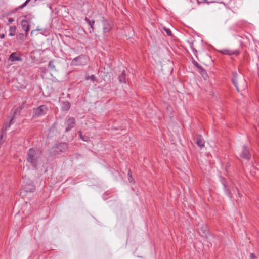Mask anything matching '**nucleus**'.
Wrapping results in <instances>:
<instances>
[{
  "label": "nucleus",
  "instance_id": "nucleus-6",
  "mask_svg": "<svg viewBox=\"0 0 259 259\" xmlns=\"http://www.w3.org/2000/svg\"><path fill=\"white\" fill-rule=\"evenodd\" d=\"M103 31L105 35H108L112 28L111 22L107 20L102 21Z\"/></svg>",
  "mask_w": 259,
  "mask_h": 259
},
{
  "label": "nucleus",
  "instance_id": "nucleus-11",
  "mask_svg": "<svg viewBox=\"0 0 259 259\" xmlns=\"http://www.w3.org/2000/svg\"><path fill=\"white\" fill-rule=\"evenodd\" d=\"M240 156L241 157L247 160H249L250 159V154L249 153L248 150L247 149L246 146L245 145L243 146L242 148V151L240 154Z\"/></svg>",
  "mask_w": 259,
  "mask_h": 259
},
{
  "label": "nucleus",
  "instance_id": "nucleus-23",
  "mask_svg": "<svg viewBox=\"0 0 259 259\" xmlns=\"http://www.w3.org/2000/svg\"><path fill=\"white\" fill-rule=\"evenodd\" d=\"M31 0H26L25 3L22 5L19 6L18 7V9H22L24 8Z\"/></svg>",
  "mask_w": 259,
  "mask_h": 259
},
{
  "label": "nucleus",
  "instance_id": "nucleus-25",
  "mask_svg": "<svg viewBox=\"0 0 259 259\" xmlns=\"http://www.w3.org/2000/svg\"><path fill=\"white\" fill-rule=\"evenodd\" d=\"M127 175H128V181L130 182H133V178H132V174H131V170H129L128 172V174H127Z\"/></svg>",
  "mask_w": 259,
  "mask_h": 259
},
{
  "label": "nucleus",
  "instance_id": "nucleus-17",
  "mask_svg": "<svg viewBox=\"0 0 259 259\" xmlns=\"http://www.w3.org/2000/svg\"><path fill=\"white\" fill-rule=\"evenodd\" d=\"M16 32V27L15 26H10L9 27V35L13 36L15 35Z\"/></svg>",
  "mask_w": 259,
  "mask_h": 259
},
{
  "label": "nucleus",
  "instance_id": "nucleus-12",
  "mask_svg": "<svg viewBox=\"0 0 259 259\" xmlns=\"http://www.w3.org/2000/svg\"><path fill=\"white\" fill-rule=\"evenodd\" d=\"M220 52L223 54L229 55L232 54L238 55L239 54V50H221Z\"/></svg>",
  "mask_w": 259,
  "mask_h": 259
},
{
  "label": "nucleus",
  "instance_id": "nucleus-18",
  "mask_svg": "<svg viewBox=\"0 0 259 259\" xmlns=\"http://www.w3.org/2000/svg\"><path fill=\"white\" fill-rule=\"evenodd\" d=\"M48 67L52 71H56L55 62L53 60H51L49 61L48 64Z\"/></svg>",
  "mask_w": 259,
  "mask_h": 259
},
{
  "label": "nucleus",
  "instance_id": "nucleus-30",
  "mask_svg": "<svg viewBox=\"0 0 259 259\" xmlns=\"http://www.w3.org/2000/svg\"><path fill=\"white\" fill-rule=\"evenodd\" d=\"M8 21H9V23H12V22L14 21V19H13V18H9V20H8Z\"/></svg>",
  "mask_w": 259,
  "mask_h": 259
},
{
  "label": "nucleus",
  "instance_id": "nucleus-2",
  "mask_svg": "<svg viewBox=\"0 0 259 259\" xmlns=\"http://www.w3.org/2000/svg\"><path fill=\"white\" fill-rule=\"evenodd\" d=\"M232 82L238 92L244 90L247 83L242 75H239L236 72L233 73Z\"/></svg>",
  "mask_w": 259,
  "mask_h": 259
},
{
  "label": "nucleus",
  "instance_id": "nucleus-13",
  "mask_svg": "<svg viewBox=\"0 0 259 259\" xmlns=\"http://www.w3.org/2000/svg\"><path fill=\"white\" fill-rule=\"evenodd\" d=\"M196 144L200 148H203L204 146L205 141L202 136L200 135H198L197 136Z\"/></svg>",
  "mask_w": 259,
  "mask_h": 259
},
{
  "label": "nucleus",
  "instance_id": "nucleus-20",
  "mask_svg": "<svg viewBox=\"0 0 259 259\" xmlns=\"http://www.w3.org/2000/svg\"><path fill=\"white\" fill-rule=\"evenodd\" d=\"M27 36H26V34L24 35L22 33H19L18 34L16 37H17V39L18 40H23Z\"/></svg>",
  "mask_w": 259,
  "mask_h": 259
},
{
  "label": "nucleus",
  "instance_id": "nucleus-28",
  "mask_svg": "<svg viewBox=\"0 0 259 259\" xmlns=\"http://www.w3.org/2000/svg\"><path fill=\"white\" fill-rule=\"evenodd\" d=\"M133 35V31H131L128 34V35H126V36L127 37H128V38H131L132 37V36Z\"/></svg>",
  "mask_w": 259,
  "mask_h": 259
},
{
  "label": "nucleus",
  "instance_id": "nucleus-19",
  "mask_svg": "<svg viewBox=\"0 0 259 259\" xmlns=\"http://www.w3.org/2000/svg\"><path fill=\"white\" fill-rule=\"evenodd\" d=\"M13 118H11L10 121V122L8 124H6L2 128V132L3 133L5 131H6L7 130V128H9L10 127V125H11V124L13 121Z\"/></svg>",
  "mask_w": 259,
  "mask_h": 259
},
{
  "label": "nucleus",
  "instance_id": "nucleus-27",
  "mask_svg": "<svg viewBox=\"0 0 259 259\" xmlns=\"http://www.w3.org/2000/svg\"><path fill=\"white\" fill-rule=\"evenodd\" d=\"M250 259H257L256 256L252 253L250 254Z\"/></svg>",
  "mask_w": 259,
  "mask_h": 259
},
{
  "label": "nucleus",
  "instance_id": "nucleus-7",
  "mask_svg": "<svg viewBox=\"0 0 259 259\" xmlns=\"http://www.w3.org/2000/svg\"><path fill=\"white\" fill-rule=\"evenodd\" d=\"M65 124L67 127L66 128L65 131L68 132L72 128H73L75 125V119L74 117H69L68 119L65 122Z\"/></svg>",
  "mask_w": 259,
  "mask_h": 259
},
{
  "label": "nucleus",
  "instance_id": "nucleus-9",
  "mask_svg": "<svg viewBox=\"0 0 259 259\" xmlns=\"http://www.w3.org/2000/svg\"><path fill=\"white\" fill-rule=\"evenodd\" d=\"M22 55L19 52H14L11 54L9 57V60L14 62L22 60Z\"/></svg>",
  "mask_w": 259,
  "mask_h": 259
},
{
  "label": "nucleus",
  "instance_id": "nucleus-31",
  "mask_svg": "<svg viewBox=\"0 0 259 259\" xmlns=\"http://www.w3.org/2000/svg\"><path fill=\"white\" fill-rule=\"evenodd\" d=\"M4 37H5V34H1V35H0V38H1V39H3V38H4Z\"/></svg>",
  "mask_w": 259,
  "mask_h": 259
},
{
  "label": "nucleus",
  "instance_id": "nucleus-8",
  "mask_svg": "<svg viewBox=\"0 0 259 259\" xmlns=\"http://www.w3.org/2000/svg\"><path fill=\"white\" fill-rule=\"evenodd\" d=\"M23 189L26 192H33L35 190V187L31 181H28V183L23 186Z\"/></svg>",
  "mask_w": 259,
  "mask_h": 259
},
{
  "label": "nucleus",
  "instance_id": "nucleus-4",
  "mask_svg": "<svg viewBox=\"0 0 259 259\" xmlns=\"http://www.w3.org/2000/svg\"><path fill=\"white\" fill-rule=\"evenodd\" d=\"M48 110L46 105H40L37 108H33V115L36 117H41L47 113Z\"/></svg>",
  "mask_w": 259,
  "mask_h": 259
},
{
  "label": "nucleus",
  "instance_id": "nucleus-24",
  "mask_svg": "<svg viewBox=\"0 0 259 259\" xmlns=\"http://www.w3.org/2000/svg\"><path fill=\"white\" fill-rule=\"evenodd\" d=\"M85 79L87 80H91L93 82H94L96 80L95 76L93 75H92L91 76H87L85 77Z\"/></svg>",
  "mask_w": 259,
  "mask_h": 259
},
{
  "label": "nucleus",
  "instance_id": "nucleus-3",
  "mask_svg": "<svg viewBox=\"0 0 259 259\" xmlns=\"http://www.w3.org/2000/svg\"><path fill=\"white\" fill-rule=\"evenodd\" d=\"M68 148L67 144L65 143L56 144L51 150V154L52 155L59 154L61 152H64Z\"/></svg>",
  "mask_w": 259,
  "mask_h": 259
},
{
  "label": "nucleus",
  "instance_id": "nucleus-22",
  "mask_svg": "<svg viewBox=\"0 0 259 259\" xmlns=\"http://www.w3.org/2000/svg\"><path fill=\"white\" fill-rule=\"evenodd\" d=\"M193 63V64L198 68H199L201 71L202 72L203 71H205L203 68L197 62H196V61H194Z\"/></svg>",
  "mask_w": 259,
  "mask_h": 259
},
{
  "label": "nucleus",
  "instance_id": "nucleus-1",
  "mask_svg": "<svg viewBox=\"0 0 259 259\" xmlns=\"http://www.w3.org/2000/svg\"><path fill=\"white\" fill-rule=\"evenodd\" d=\"M27 162L36 168L41 162V151L37 148L29 149L28 153Z\"/></svg>",
  "mask_w": 259,
  "mask_h": 259
},
{
  "label": "nucleus",
  "instance_id": "nucleus-16",
  "mask_svg": "<svg viewBox=\"0 0 259 259\" xmlns=\"http://www.w3.org/2000/svg\"><path fill=\"white\" fill-rule=\"evenodd\" d=\"M126 73L125 71L123 70L122 71L121 74L119 75L118 78L119 81L120 83H126V78H125Z\"/></svg>",
  "mask_w": 259,
  "mask_h": 259
},
{
  "label": "nucleus",
  "instance_id": "nucleus-5",
  "mask_svg": "<svg viewBox=\"0 0 259 259\" xmlns=\"http://www.w3.org/2000/svg\"><path fill=\"white\" fill-rule=\"evenodd\" d=\"M87 59L84 56H78L73 59L71 63V65L78 66L83 65L86 63Z\"/></svg>",
  "mask_w": 259,
  "mask_h": 259
},
{
  "label": "nucleus",
  "instance_id": "nucleus-29",
  "mask_svg": "<svg viewBox=\"0 0 259 259\" xmlns=\"http://www.w3.org/2000/svg\"><path fill=\"white\" fill-rule=\"evenodd\" d=\"M41 30H42V29H38V28L36 29V30H33L31 31V34L33 35L35 33V31H41Z\"/></svg>",
  "mask_w": 259,
  "mask_h": 259
},
{
  "label": "nucleus",
  "instance_id": "nucleus-32",
  "mask_svg": "<svg viewBox=\"0 0 259 259\" xmlns=\"http://www.w3.org/2000/svg\"><path fill=\"white\" fill-rule=\"evenodd\" d=\"M21 109V108H18L17 109H16V111L14 112V114H15L16 113V112H19L20 110Z\"/></svg>",
  "mask_w": 259,
  "mask_h": 259
},
{
  "label": "nucleus",
  "instance_id": "nucleus-14",
  "mask_svg": "<svg viewBox=\"0 0 259 259\" xmlns=\"http://www.w3.org/2000/svg\"><path fill=\"white\" fill-rule=\"evenodd\" d=\"M86 22L88 24V25L90 26V28L89 29V31L91 33L94 32V25L95 23V21L93 20H90L88 18L85 17L84 19Z\"/></svg>",
  "mask_w": 259,
  "mask_h": 259
},
{
  "label": "nucleus",
  "instance_id": "nucleus-10",
  "mask_svg": "<svg viewBox=\"0 0 259 259\" xmlns=\"http://www.w3.org/2000/svg\"><path fill=\"white\" fill-rule=\"evenodd\" d=\"M21 24L23 29L25 31L26 36H27L30 29L28 21L27 20H23L21 22Z\"/></svg>",
  "mask_w": 259,
  "mask_h": 259
},
{
  "label": "nucleus",
  "instance_id": "nucleus-15",
  "mask_svg": "<svg viewBox=\"0 0 259 259\" xmlns=\"http://www.w3.org/2000/svg\"><path fill=\"white\" fill-rule=\"evenodd\" d=\"M61 109L64 111H67L70 108V104L68 101H63L61 102Z\"/></svg>",
  "mask_w": 259,
  "mask_h": 259
},
{
  "label": "nucleus",
  "instance_id": "nucleus-21",
  "mask_svg": "<svg viewBox=\"0 0 259 259\" xmlns=\"http://www.w3.org/2000/svg\"><path fill=\"white\" fill-rule=\"evenodd\" d=\"M201 230L203 232V233L204 234V236H206L208 233V229L207 227L206 226L202 227L201 228Z\"/></svg>",
  "mask_w": 259,
  "mask_h": 259
},
{
  "label": "nucleus",
  "instance_id": "nucleus-26",
  "mask_svg": "<svg viewBox=\"0 0 259 259\" xmlns=\"http://www.w3.org/2000/svg\"><path fill=\"white\" fill-rule=\"evenodd\" d=\"M164 30L165 31V32H166L168 36H170L171 35V32L170 30V29H169L168 28H166L165 27H164Z\"/></svg>",
  "mask_w": 259,
  "mask_h": 259
}]
</instances>
